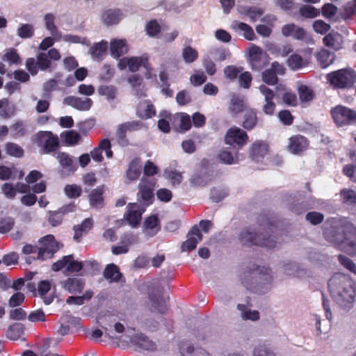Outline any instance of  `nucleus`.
Returning <instances> with one entry per match:
<instances>
[{"label":"nucleus","instance_id":"1","mask_svg":"<svg viewBox=\"0 0 356 356\" xmlns=\"http://www.w3.org/2000/svg\"><path fill=\"white\" fill-rule=\"evenodd\" d=\"M325 239L350 255L356 254V227L346 218H332L324 224Z\"/></svg>","mask_w":356,"mask_h":356},{"label":"nucleus","instance_id":"2","mask_svg":"<svg viewBox=\"0 0 356 356\" xmlns=\"http://www.w3.org/2000/svg\"><path fill=\"white\" fill-rule=\"evenodd\" d=\"M334 301L343 309L350 310L356 302V284L347 275L337 273L328 282Z\"/></svg>","mask_w":356,"mask_h":356},{"label":"nucleus","instance_id":"3","mask_svg":"<svg viewBox=\"0 0 356 356\" xmlns=\"http://www.w3.org/2000/svg\"><path fill=\"white\" fill-rule=\"evenodd\" d=\"M238 241L243 245H256L268 248H275L277 243L274 237L269 236L268 234L260 233L257 234L252 232L250 228H245L241 232Z\"/></svg>","mask_w":356,"mask_h":356},{"label":"nucleus","instance_id":"4","mask_svg":"<svg viewBox=\"0 0 356 356\" xmlns=\"http://www.w3.org/2000/svg\"><path fill=\"white\" fill-rule=\"evenodd\" d=\"M268 269L260 268L258 266L253 264L251 266L247 267L241 273L240 279L242 284L248 289L251 290L254 284L258 282L259 280H266L265 276L268 275Z\"/></svg>","mask_w":356,"mask_h":356},{"label":"nucleus","instance_id":"5","mask_svg":"<svg viewBox=\"0 0 356 356\" xmlns=\"http://www.w3.org/2000/svg\"><path fill=\"white\" fill-rule=\"evenodd\" d=\"M330 83L336 88H351L356 81V74L351 70L342 69L327 74Z\"/></svg>","mask_w":356,"mask_h":356},{"label":"nucleus","instance_id":"6","mask_svg":"<svg viewBox=\"0 0 356 356\" xmlns=\"http://www.w3.org/2000/svg\"><path fill=\"white\" fill-rule=\"evenodd\" d=\"M334 122L338 127H343L356 122V111L344 106L338 105L331 110Z\"/></svg>","mask_w":356,"mask_h":356},{"label":"nucleus","instance_id":"7","mask_svg":"<svg viewBox=\"0 0 356 356\" xmlns=\"http://www.w3.org/2000/svg\"><path fill=\"white\" fill-rule=\"evenodd\" d=\"M155 180L152 177H143L138 184V200L144 206L152 203Z\"/></svg>","mask_w":356,"mask_h":356},{"label":"nucleus","instance_id":"8","mask_svg":"<svg viewBox=\"0 0 356 356\" xmlns=\"http://www.w3.org/2000/svg\"><path fill=\"white\" fill-rule=\"evenodd\" d=\"M37 259L45 260L53 257L54 254L59 249L58 243L51 234L41 238L39 241Z\"/></svg>","mask_w":356,"mask_h":356},{"label":"nucleus","instance_id":"9","mask_svg":"<svg viewBox=\"0 0 356 356\" xmlns=\"http://www.w3.org/2000/svg\"><path fill=\"white\" fill-rule=\"evenodd\" d=\"M35 143L41 147L44 153H49L56 149L58 146V137L50 131H40L35 135Z\"/></svg>","mask_w":356,"mask_h":356},{"label":"nucleus","instance_id":"10","mask_svg":"<svg viewBox=\"0 0 356 356\" xmlns=\"http://www.w3.org/2000/svg\"><path fill=\"white\" fill-rule=\"evenodd\" d=\"M248 62L252 70L259 71L266 65L268 56L261 48L255 44H252L249 49Z\"/></svg>","mask_w":356,"mask_h":356},{"label":"nucleus","instance_id":"11","mask_svg":"<svg viewBox=\"0 0 356 356\" xmlns=\"http://www.w3.org/2000/svg\"><path fill=\"white\" fill-rule=\"evenodd\" d=\"M65 273H79L83 269L82 261L74 260L72 254L64 256L62 259L58 260L52 265L54 271H59L65 268Z\"/></svg>","mask_w":356,"mask_h":356},{"label":"nucleus","instance_id":"12","mask_svg":"<svg viewBox=\"0 0 356 356\" xmlns=\"http://www.w3.org/2000/svg\"><path fill=\"white\" fill-rule=\"evenodd\" d=\"M282 33L286 37L291 36L296 40H304L307 44H314L313 39L307 34L306 31L294 24L284 25Z\"/></svg>","mask_w":356,"mask_h":356},{"label":"nucleus","instance_id":"13","mask_svg":"<svg viewBox=\"0 0 356 356\" xmlns=\"http://www.w3.org/2000/svg\"><path fill=\"white\" fill-rule=\"evenodd\" d=\"M309 146L307 138L301 135H294L288 140L286 148L293 154H300Z\"/></svg>","mask_w":356,"mask_h":356},{"label":"nucleus","instance_id":"14","mask_svg":"<svg viewBox=\"0 0 356 356\" xmlns=\"http://www.w3.org/2000/svg\"><path fill=\"white\" fill-rule=\"evenodd\" d=\"M246 133L238 127L230 128L225 136V143L231 145L243 146L248 140Z\"/></svg>","mask_w":356,"mask_h":356},{"label":"nucleus","instance_id":"15","mask_svg":"<svg viewBox=\"0 0 356 356\" xmlns=\"http://www.w3.org/2000/svg\"><path fill=\"white\" fill-rule=\"evenodd\" d=\"M141 127L142 123L139 121L127 122L120 124L115 134L118 143L122 145H126L127 144L126 134L128 131L139 130Z\"/></svg>","mask_w":356,"mask_h":356},{"label":"nucleus","instance_id":"16","mask_svg":"<svg viewBox=\"0 0 356 356\" xmlns=\"http://www.w3.org/2000/svg\"><path fill=\"white\" fill-rule=\"evenodd\" d=\"M128 207V212L124 215V217L129 225L136 227L140 221L142 213L145 211L146 206L132 203L129 204Z\"/></svg>","mask_w":356,"mask_h":356},{"label":"nucleus","instance_id":"17","mask_svg":"<svg viewBox=\"0 0 356 356\" xmlns=\"http://www.w3.org/2000/svg\"><path fill=\"white\" fill-rule=\"evenodd\" d=\"M63 103L79 111H88L92 106L93 102L88 97L81 98L75 96H68L63 100Z\"/></svg>","mask_w":356,"mask_h":356},{"label":"nucleus","instance_id":"18","mask_svg":"<svg viewBox=\"0 0 356 356\" xmlns=\"http://www.w3.org/2000/svg\"><path fill=\"white\" fill-rule=\"evenodd\" d=\"M202 240V235L200 229L194 226L188 234V239L181 245L182 252L194 250L197 244Z\"/></svg>","mask_w":356,"mask_h":356},{"label":"nucleus","instance_id":"19","mask_svg":"<svg viewBox=\"0 0 356 356\" xmlns=\"http://www.w3.org/2000/svg\"><path fill=\"white\" fill-rule=\"evenodd\" d=\"M85 280L81 277H72L61 282L62 287L70 293H79L85 286Z\"/></svg>","mask_w":356,"mask_h":356},{"label":"nucleus","instance_id":"20","mask_svg":"<svg viewBox=\"0 0 356 356\" xmlns=\"http://www.w3.org/2000/svg\"><path fill=\"white\" fill-rule=\"evenodd\" d=\"M110 51L111 56L115 58H118L129 51V47L127 41L124 39H113L110 43Z\"/></svg>","mask_w":356,"mask_h":356},{"label":"nucleus","instance_id":"21","mask_svg":"<svg viewBox=\"0 0 356 356\" xmlns=\"http://www.w3.org/2000/svg\"><path fill=\"white\" fill-rule=\"evenodd\" d=\"M152 307L158 312L164 314L168 309V297L161 296L160 292L152 293L149 296Z\"/></svg>","mask_w":356,"mask_h":356},{"label":"nucleus","instance_id":"22","mask_svg":"<svg viewBox=\"0 0 356 356\" xmlns=\"http://www.w3.org/2000/svg\"><path fill=\"white\" fill-rule=\"evenodd\" d=\"M323 43L334 50H339L342 48L343 36L338 32L332 31L323 38Z\"/></svg>","mask_w":356,"mask_h":356},{"label":"nucleus","instance_id":"23","mask_svg":"<svg viewBox=\"0 0 356 356\" xmlns=\"http://www.w3.org/2000/svg\"><path fill=\"white\" fill-rule=\"evenodd\" d=\"M148 59V56L146 54L140 56H132L129 58V70L134 72H137L140 67H143L149 70V65Z\"/></svg>","mask_w":356,"mask_h":356},{"label":"nucleus","instance_id":"24","mask_svg":"<svg viewBox=\"0 0 356 356\" xmlns=\"http://www.w3.org/2000/svg\"><path fill=\"white\" fill-rule=\"evenodd\" d=\"M56 159L60 166L67 171L73 172L76 170L77 165L70 154L65 152H58Z\"/></svg>","mask_w":356,"mask_h":356},{"label":"nucleus","instance_id":"25","mask_svg":"<svg viewBox=\"0 0 356 356\" xmlns=\"http://www.w3.org/2000/svg\"><path fill=\"white\" fill-rule=\"evenodd\" d=\"M231 28L236 32L243 33V35L248 40H253L254 33L253 29L248 24L238 21H234L231 24Z\"/></svg>","mask_w":356,"mask_h":356},{"label":"nucleus","instance_id":"26","mask_svg":"<svg viewBox=\"0 0 356 356\" xmlns=\"http://www.w3.org/2000/svg\"><path fill=\"white\" fill-rule=\"evenodd\" d=\"M142 165L140 160L135 159L129 164L128 169L126 172V177L128 180L132 181L138 179L141 174Z\"/></svg>","mask_w":356,"mask_h":356},{"label":"nucleus","instance_id":"27","mask_svg":"<svg viewBox=\"0 0 356 356\" xmlns=\"http://www.w3.org/2000/svg\"><path fill=\"white\" fill-rule=\"evenodd\" d=\"M154 106L149 101L145 100L140 102L138 106L137 115L143 119L150 118L155 115Z\"/></svg>","mask_w":356,"mask_h":356},{"label":"nucleus","instance_id":"28","mask_svg":"<svg viewBox=\"0 0 356 356\" xmlns=\"http://www.w3.org/2000/svg\"><path fill=\"white\" fill-rule=\"evenodd\" d=\"M131 343L145 350L154 348V343L143 334H136L131 338Z\"/></svg>","mask_w":356,"mask_h":356},{"label":"nucleus","instance_id":"29","mask_svg":"<svg viewBox=\"0 0 356 356\" xmlns=\"http://www.w3.org/2000/svg\"><path fill=\"white\" fill-rule=\"evenodd\" d=\"M257 123V112L254 109L248 108L245 110L243 127L245 129H252Z\"/></svg>","mask_w":356,"mask_h":356},{"label":"nucleus","instance_id":"30","mask_svg":"<svg viewBox=\"0 0 356 356\" xmlns=\"http://www.w3.org/2000/svg\"><path fill=\"white\" fill-rule=\"evenodd\" d=\"M144 229L147 235L149 236H154L159 230L158 217L152 215L146 218L144 222Z\"/></svg>","mask_w":356,"mask_h":356},{"label":"nucleus","instance_id":"31","mask_svg":"<svg viewBox=\"0 0 356 356\" xmlns=\"http://www.w3.org/2000/svg\"><path fill=\"white\" fill-rule=\"evenodd\" d=\"M237 309L240 312V316L243 320L255 321L259 318V313L257 310H252L245 305L238 304Z\"/></svg>","mask_w":356,"mask_h":356},{"label":"nucleus","instance_id":"32","mask_svg":"<svg viewBox=\"0 0 356 356\" xmlns=\"http://www.w3.org/2000/svg\"><path fill=\"white\" fill-rule=\"evenodd\" d=\"M268 152V145L261 141L252 144L251 156L257 161L263 158Z\"/></svg>","mask_w":356,"mask_h":356},{"label":"nucleus","instance_id":"33","mask_svg":"<svg viewBox=\"0 0 356 356\" xmlns=\"http://www.w3.org/2000/svg\"><path fill=\"white\" fill-rule=\"evenodd\" d=\"M93 220L90 218L85 219L81 225H78L74 227V238L76 241H79L83 233H87L92 227Z\"/></svg>","mask_w":356,"mask_h":356},{"label":"nucleus","instance_id":"34","mask_svg":"<svg viewBox=\"0 0 356 356\" xmlns=\"http://www.w3.org/2000/svg\"><path fill=\"white\" fill-rule=\"evenodd\" d=\"M180 351L183 356H210L204 349L197 348L194 349L188 343H184L180 347Z\"/></svg>","mask_w":356,"mask_h":356},{"label":"nucleus","instance_id":"35","mask_svg":"<svg viewBox=\"0 0 356 356\" xmlns=\"http://www.w3.org/2000/svg\"><path fill=\"white\" fill-rule=\"evenodd\" d=\"M122 275L118 266L113 264H108L104 270V277L111 282H117Z\"/></svg>","mask_w":356,"mask_h":356},{"label":"nucleus","instance_id":"36","mask_svg":"<svg viewBox=\"0 0 356 356\" xmlns=\"http://www.w3.org/2000/svg\"><path fill=\"white\" fill-rule=\"evenodd\" d=\"M198 56L197 50L191 46H184L181 49V57L187 64L194 63L197 59Z\"/></svg>","mask_w":356,"mask_h":356},{"label":"nucleus","instance_id":"37","mask_svg":"<svg viewBox=\"0 0 356 356\" xmlns=\"http://www.w3.org/2000/svg\"><path fill=\"white\" fill-rule=\"evenodd\" d=\"M211 180L210 174L206 172H201L195 174L191 179L190 183L193 186H204Z\"/></svg>","mask_w":356,"mask_h":356},{"label":"nucleus","instance_id":"38","mask_svg":"<svg viewBox=\"0 0 356 356\" xmlns=\"http://www.w3.org/2000/svg\"><path fill=\"white\" fill-rule=\"evenodd\" d=\"M229 109L233 114H238L242 111L247 109L245 106L243 98L234 95L232 97Z\"/></svg>","mask_w":356,"mask_h":356},{"label":"nucleus","instance_id":"39","mask_svg":"<svg viewBox=\"0 0 356 356\" xmlns=\"http://www.w3.org/2000/svg\"><path fill=\"white\" fill-rule=\"evenodd\" d=\"M143 79L138 74H132L129 76L128 82L134 90V94L138 97L145 96V92L140 88Z\"/></svg>","mask_w":356,"mask_h":356},{"label":"nucleus","instance_id":"40","mask_svg":"<svg viewBox=\"0 0 356 356\" xmlns=\"http://www.w3.org/2000/svg\"><path fill=\"white\" fill-rule=\"evenodd\" d=\"M108 48V43L102 40L95 44L90 49V54L94 59L102 60V56L106 54Z\"/></svg>","mask_w":356,"mask_h":356},{"label":"nucleus","instance_id":"41","mask_svg":"<svg viewBox=\"0 0 356 356\" xmlns=\"http://www.w3.org/2000/svg\"><path fill=\"white\" fill-rule=\"evenodd\" d=\"M51 284L48 280H42L38 284V291L41 297L44 298V302L46 305H49L52 302L53 297H44V296L50 291Z\"/></svg>","mask_w":356,"mask_h":356},{"label":"nucleus","instance_id":"42","mask_svg":"<svg viewBox=\"0 0 356 356\" xmlns=\"http://www.w3.org/2000/svg\"><path fill=\"white\" fill-rule=\"evenodd\" d=\"M24 331V325L21 323H16L8 327L6 332V336L8 339L15 341L23 335Z\"/></svg>","mask_w":356,"mask_h":356},{"label":"nucleus","instance_id":"43","mask_svg":"<svg viewBox=\"0 0 356 356\" xmlns=\"http://www.w3.org/2000/svg\"><path fill=\"white\" fill-rule=\"evenodd\" d=\"M121 19V14L118 10H107L103 15V21L107 26L118 24Z\"/></svg>","mask_w":356,"mask_h":356},{"label":"nucleus","instance_id":"44","mask_svg":"<svg viewBox=\"0 0 356 356\" xmlns=\"http://www.w3.org/2000/svg\"><path fill=\"white\" fill-rule=\"evenodd\" d=\"M105 334L111 339H116V334L122 333L124 331V326L120 323H115L113 325L102 326Z\"/></svg>","mask_w":356,"mask_h":356},{"label":"nucleus","instance_id":"45","mask_svg":"<svg viewBox=\"0 0 356 356\" xmlns=\"http://www.w3.org/2000/svg\"><path fill=\"white\" fill-rule=\"evenodd\" d=\"M98 93L105 96L108 102L113 101L117 95V88L113 86H101L98 88Z\"/></svg>","mask_w":356,"mask_h":356},{"label":"nucleus","instance_id":"46","mask_svg":"<svg viewBox=\"0 0 356 356\" xmlns=\"http://www.w3.org/2000/svg\"><path fill=\"white\" fill-rule=\"evenodd\" d=\"M287 63L290 68L296 70L306 66L307 61L300 55L294 54L290 56Z\"/></svg>","mask_w":356,"mask_h":356},{"label":"nucleus","instance_id":"47","mask_svg":"<svg viewBox=\"0 0 356 356\" xmlns=\"http://www.w3.org/2000/svg\"><path fill=\"white\" fill-rule=\"evenodd\" d=\"M103 191L97 188L93 190L90 195V205L95 208H101L103 206Z\"/></svg>","mask_w":356,"mask_h":356},{"label":"nucleus","instance_id":"48","mask_svg":"<svg viewBox=\"0 0 356 356\" xmlns=\"http://www.w3.org/2000/svg\"><path fill=\"white\" fill-rule=\"evenodd\" d=\"M46 29L50 31L51 34L56 39H60L61 35L57 31L54 24V16L51 14H47L44 17Z\"/></svg>","mask_w":356,"mask_h":356},{"label":"nucleus","instance_id":"49","mask_svg":"<svg viewBox=\"0 0 356 356\" xmlns=\"http://www.w3.org/2000/svg\"><path fill=\"white\" fill-rule=\"evenodd\" d=\"M6 151L8 155L14 157L20 158L24 155L23 149L14 143H7L6 144Z\"/></svg>","mask_w":356,"mask_h":356},{"label":"nucleus","instance_id":"50","mask_svg":"<svg viewBox=\"0 0 356 356\" xmlns=\"http://www.w3.org/2000/svg\"><path fill=\"white\" fill-rule=\"evenodd\" d=\"M298 95L301 102H309L314 98V92L309 87L301 85L298 88Z\"/></svg>","mask_w":356,"mask_h":356},{"label":"nucleus","instance_id":"51","mask_svg":"<svg viewBox=\"0 0 356 356\" xmlns=\"http://www.w3.org/2000/svg\"><path fill=\"white\" fill-rule=\"evenodd\" d=\"M318 60L321 67H326L333 63L334 55L327 50H323L318 54Z\"/></svg>","mask_w":356,"mask_h":356},{"label":"nucleus","instance_id":"52","mask_svg":"<svg viewBox=\"0 0 356 356\" xmlns=\"http://www.w3.org/2000/svg\"><path fill=\"white\" fill-rule=\"evenodd\" d=\"M218 157L222 162L229 165L236 163L238 160L236 154L234 155L232 152L228 150L220 151Z\"/></svg>","mask_w":356,"mask_h":356},{"label":"nucleus","instance_id":"53","mask_svg":"<svg viewBox=\"0 0 356 356\" xmlns=\"http://www.w3.org/2000/svg\"><path fill=\"white\" fill-rule=\"evenodd\" d=\"M34 29L31 24H22L17 29V35L22 38H29L33 35Z\"/></svg>","mask_w":356,"mask_h":356},{"label":"nucleus","instance_id":"54","mask_svg":"<svg viewBox=\"0 0 356 356\" xmlns=\"http://www.w3.org/2000/svg\"><path fill=\"white\" fill-rule=\"evenodd\" d=\"M64 192L68 197L76 198L81 195L82 190L79 186L76 184H69L65 186Z\"/></svg>","mask_w":356,"mask_h":356},{"label":"nucleus","instance_id":"55","mask_svg":"<svg viewBox=\"0 0 356 356\" xmlns=\"http://www.w3.org/2000/svg\"><path fill=\"white\" fill-rule=\"evenodd\" d=\"M341 197L344 203L352 204L356 203V193L351 189H343L341 191Z\"/></svg>","mask_w":356,"mask_h":356},{"label":"nucleus","instance_id":"56","mask_svg":"<svg viewBox=\"0 0 356 356\" xmlns=\"http://www.w3.org/2000/svg\"><path fill=\"white\" fill-rule=\"evenodd\" d=\"M262 80L265 83L269 86H274L277 84L278 81L277 76L270 69H267L263 72Z\"/></svg>","mask_w":356,"mask_h":356},{"label":"nucleus","instance_id":"57","mask_svg":"<svg viewBox=\"0 0 356 356\" xmlns=\"http://www.w3.org/2000/svg\"><path fill=\"white\" fill-rule=\"evenodd\" d=\"M63 134L65 136L66 143L70 145L77 144L81 138L80 134L74 130L65 131Z\"/></svg>","mask_w":356,"mask_h":356},{"label":"nucleus","instance_id":"58","mask_svg":"<svg viewBox=\"0 0 356 356\" xmlns=\"http://www.w3.org/2000/svg\"><path fill=\"white\" fill-rule=\"evenodd\" d=\"M300 13L305 17L314 18L319 14V11L312 6L305 5L300 8Z\"/></svg>","mask_w":356,"mask_h":356},{"label":"nucleus","instance_id":"59","mask_svg":"<svg viewBox=\"0 0 356 356\" xmlns=\"http://www.w3.org/2000/svg\"><path fill=\"white\" fill-rule=\"evenodd\" d=\"M338 259L339 263L346 269L356 275V264L348 257L344 255H339Z\"/></svg>","mask_w":356,"mask_h":356},{"label":"nucleus","instance_id":"60","mask_svg":"<svg viewBox=\"0 0 356 356\" xmlns=\"http://www.w3.org/2000/svg\"><path fill=\"white\" fill-rule=\"evenodd\" d=\"M242 71L241 67H237L234 65H228L224 69V74L226 78L229 80H234Z\"/></svg>","mask_w":356,"mask_h":356},{"label":"nucleus","instance_id":"61","mask_svg":"<svg viewBox=\"0 0 356 356\" xmlns=\"http://www.w3.org/2000/svg\"><path fill=\"white\" fill-rule=\"evenodd\" d=\"M313 29L315 32L321 34L326 33L330 29V25L323 20H315L313 22Z\"/></svg>","mask_w":356,"mask_h":356},{"label":"nucleus","instance_id":"62","mask_svg":"<svg viewBox=\"0 0 356 356\" xmlns=\"http://www.w3.org/2000/svg\"><path fill=\"white\" fill-rule=\"evenodd\" d=\"M305 218L312 225H318L323 222L324 216L319 212L312 211L307 213Z\"/></svg>","mask_w":356,"mask_h":356},{"label":"nucleus","instance_id":"63","mask_svg":"<svg viewBox=\"0 0 356 356\" xmlns=\"http://www.w3.org/2000/svg\"><path fill=\"white\" fill-rule=\"evenodd\" d=\"M38 68L41 70H46L50 67L51 62L48 58L47 53H40L37 56Z\"/></svg>","mask_w":356,"mask_h":356},{"label":"nucleus","instance_id":"64","mask_svg":"<svg viewBox=\"0 0 356 356\" xmlns=\"http://www.w3.org/2000/svg\"><path fill=\"white\" fill-rule=\"evenodd\" d=\"M227 191L225 189H218L214 188L211 190L210 197L213 201L218 202L224 199L227 195Z\"/></svg>","mask_w":356,"mask_h":356}]
</instances>
